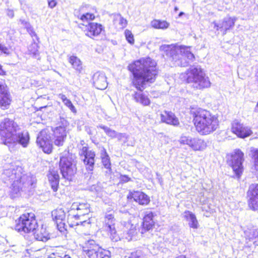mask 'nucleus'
I'll return each mask as SVG.
<instances>
[{
	"label": "nucleus",
	"mask_w": 258,
	"mask_h": 258,
	"mask_svg": "<svg viewBox=\"0 0 258 258\" xmlns=\"http://www.w3.org/2000/svg\"><path fill=\"white\" fill-rule=\"evenodd\" d=\"M133 73V84L139 92H135L133 97L135 101L144 106L150 104V100L142 91L145 88L146 83L153 82L157 75L156 62L150 57L143 58L135 61L128 66Z\"/></svg>",
	"instance_id": "nucleus-1"
},
{
	"label": "nucleus",
	"mask_w": 258,
	"mask_h": 258,
	"mask_svg": "<svg viewBox=\"0 0 258 258\" xmlns=\"http://www.w3.org/2000/svg\"><path fill=\"white\" fill-rule=\"evenodd\" d=\"M194 123L197 131L202 135H208L219 127V120L209 111L199 108L192 112Z\"/></svg>",
	"instance_id": "nucleus-2"
},
{
	"label": "nucleus",
	"mask_w": 258,
	"mask_h": 258,
	"mask_svg": "<svg viewBox=\"0 0 258 258\" xmlns=\"http://www.w3.org/2000/svg\"><path fill=\"white\" fill-rule=\"evenodd\" d=\"M160 50L169 57L170 60L175 66L185 67L188 64L189 61H193L195 58L189 47L163 45L160 46Z\"/></svg>",
	"instance_id": "nucleus-3"
},
{
	"label": "nucleus",
	"mask_w": 258,
	"mask_h": 258,
	"mask_svg": "<svg viewBox=\"0 0 258 258\" xmlns=\"http://www.w3.org/2000/svg\"><path fill=\"white\" fill-rule=\"evenodd\" d=\"M22 171L23 169L21 166L14 164L10 165V168L4 171V176H6L8 180L12 182V190L16 194L32 184L29 177L23 174Z\"/></svg>",
	"instance_id": "nucleus-4"
},
{
	"label": "nucleus",
	"mask_w": 258,
	"mask_h": 258,
	"mask_svg": "<svg viewBox=\"0 0 258 258\" xmlns=\"http://www.w3.org/2000/svg\"><path fill=\"white\" fill-rule=\"evenodd\" d=\"M90 205L87 203H76L72 204L68 202L66 205L68 210V223L70 227L78 225L79 223L85 222L81 220L80 217L88 214L90 212Z\"/></svg>",
	"instance_id": "nucleus-5"
},
{
	"label": "nucleus",
	"mask_w": 258,
	"mask_h": 258,
	"mask_svg": "<svg viewBox=\"0 0 258 258\" xmlns=\"http://www.w3.org/2000/svg\"><path fill=\"white\" fill-rule=\"evenodd\" d=\"M185 77L187 82L192 83V87L197 89H202L211 86L209 78L205 76L200 68H189L186 71Z\"/></svg>",
	"instance_id": "nucleus-6"
},
{
	"label": "nucleus",
	"mask_w": 258,
	"mask_h": 258,
	"mask_svg": "<svg viewBox=\"0 0 258 258\" xmlns=\"http://www.w3.org/2000/svg\"><path fill=\"white\" fill-rule=\"evenodd\" d=\"M37 227L35 216L33 213H26L16 221L15 229L18 232L29 233L33 232Z\"/></svg>",
	"instance_id": "nucleus-7"
},
{
	"label": "nucleus",
	"mask_w": 258,
	"mask_h": 258,
	"mask_svg": "<svg viewBox=\"0 0 258 258\" xmlns=\"http://www.w3.org/2000/svg\"><path fill=\"white\" fill-rule=\"evenodd\" d=\"M83 250L90 258H110L111 252L97 244L93 240H89L83 247Z\"/></svg>",
	"instance_id": "nucleus-8"
},
{
	"label": "nucleus",
	"mask_w": 258,
	"mask_h": 258,
	"mask_svg": "<svg viewBox=\"0 0 258 258\" xmlns=\"http://www.w3.org/2000/svg\"><path fill=\"white\" fill-rule=\"evenodd\" d=\"M243 153L237 149L235 150L228 159V163L232 167L238 178H239L243 171Z\"/></svg>",
	"instance_id": "nucleus-9"
},
{
	"label": "nucleus",
	"mask_w": 258,
	"mask_h": 258,
	"mask_svg": "<svg viewBox=\"0 0 258 258\" xmlns=\"http://www.w3.org/2000/svg\"><path fill=\"white\" fill-rule=\"evenodd\" d=\"M19 129L18 124L9 118H5L0 122V135L5 138V144L10 141L11 137L18 132Z\"/></svg>",
	"instance_id": "nucleus-10"
},
{
	"label": "nucleus",
	"mask_w": 258,
	"mask_h": 258,
	"mask_svg": "<svg viewBox=\"0 0 258 258\" xmlns=\"http://www.w3.org/2000/svg\"><path fill=\"white\" fill-rule=\"evenodd\" d=\"M179 141L181 144L188 145L194 151H202L207 147L206 143L198 138L182 136Z\"/></svg>",
	"instance_id": "nucleus-11"
},
{
	"label": "nucleus",
	"mask_w": 258,
	"mask_h": 258,
	"mask_svg": "<svg viewBox=\"0 0 258 258\" xmlns=\"http://www.w3.org/2000/svg\"><path fill=\"white\" fill-rule=\"evenodd\" d=\"M36 143L44 153L50 154L52 152V144L50 141V136L46 130H42L39 133Z\"/></svg>",
	"instance_id": "nucleus-12"
},
{
	"label": "nucleus",
	"mask_w": 258,
	"mask_h": 258,
	"mask_svg": "<svg viewBox=\"0 0 258 258\" xmlns=\"http://www.w3.org/2000/svg\"><path fill=\"white\" fill-rule=\"evenodd\" d=\"M103 228L112 240H118L119 237L115 228V219L112 214H107L105 216Z\"/></svg>",
	"instance_id": "nucleus-13"
},
{
	"label": "nucleus",
	"mask_w": 258,
	"mask_h": 258,
	"mask_svg": "<svg viewBox=\"0 0 258 258\" xmlns=\"http://www.w3.org/2000/svg\"><path fill=\"white\" fill-rule=\"evenodd\" d=\"M29 135L27 132H17L13 134L12 137L10 138V141L7 143L10 144H19L23 147L26 148L29 144Z\"/></svg>",
	"instance_id": "nucleus-14"
},
{
	"label": "nucleus",
	"mask_w": 258,
	"mask_h": 258,
	"mask_svg": "<svg viewBox=\"0 0 258 258\" xmlns=\"http://www.w3.org/2000/svg\"><path fill=\"white\" fill-rule=\"evenodd\" d=\"M79 154L82 158H83L82 159L84 164L87 166V169L89 171H92L95 161V152L91 150H88V148L87 147H83L81 150Z\"/></svg>",
	"instance_id": "nucleus-15"
},
{
	"label": "nucleus",
	"mask_w": 258,
	"mask_h": 258,
	"mask_svg": "<svg viewBox=\"0 0 258 258\" xmlns=\"http://www.w3.org/2000/svg\"><path fill=\"white\" fill-rule=\"evenodd\" d=\"M232 132L236 135L237 137L245 138L251 135L252 131L247 126L242 123H240L237 120H235L232 124Z\"/></svg>",
	"instance_id": "nucleus-16"
},
{
	"label": "nucleus",
	"mask_w": 258,
	"mask_h": 258,
	"mask_svg": "<svg viewBox=\"0 0 258 258\" xmlns=\"http://www.w3.org/2000/svg\"><path fill=\"white\" fill-rule=\"evenodd\" d=\"M121 224L122 226L121 228L122 237L128 241L132 240L138 233L136 225L131 223L129 221H123Z\"/></svg>",
	"instance_id": "nucleus-17"
},
{
	"label": "nucleus",
	"mask_w": 258,
	"mask_h": 258,
	"mask_svg": "<svg viewBox=\"0 0 258 258\" xmlns=\"http://www.w3.org/2000/svg\"><path fill=\"white\" fill-rule=\"evenodd\" d=\"M236 20L235 18L226 17L219 23L214 22V27L217 30H220L222 31L224 35L226 34L228 30L234 27Z\"/></svg>",
	"instance_id": "nucleus-18"
},
{
	"label": "nucleus",
	"mask_w": 258,
	"mask_h": 258,
	"mask_svg": "<svg viewBox=\"0 0 258 258\" xmlns=\"http://www.w3.org/2000/svg\"><path fill=\"white\" fill-rule=\"evenodd\" d=\"M247 195L249 198V206L253 210H256L258 208V184L250 185Z\"/></svg>",
	"instance_id": "nucleus-19"
},
{
	"label": "nucleus",
	"mask_w": 258,
	"mask_h": 258,
	"mask_svg": "<svg viewBox=\"0 0 258 258\" xmlns=\"http://www.w3.org/2000/svg\"><path fill=\"white\" fill-rule=\"evenodd\" d=\"M54 135V143L57 146L63 145L64 138V125L62 121L53 130Z\"/></svg>",
	"instance_id": "nucleus-20"
},
{
	"label": "nucleus",
	"mask_w": 258,
	"mask_h": 258,
	"mask_svg": "<svg viewBox=\"0 0 258 258\" xmlns=\"http://www.w3.org/2000/svg\"><path fill=\"white\" fill-rule=\"evenodd\" d=\"M52 216L55 219L58 230L64 231V211L62 208H58L52 212Z\"/></svg>",
	"instance_id": "nucleus-21"
},
{
	"label": "nucleus",
	"mask_w": 258,
	"mask_h": 258,
	"mask_svg": "<svg viewBox=\"0 0 258 258\" xmlns=\"http://www.w3.org/2000/svg\"><path fill=\"white\" fill-rule=\"evenodd\" d=\"M75 156L71 157L70 159L67 158L66 160V179L72 181L76 173L77 168Z\"/></svg>",
	"instance_id": "nucleus-22"
},
{
	"label": "nucleus",
	"mask_w": 258,
	"mask_h": 258,
	"mask_svg": "<svg viewBox=\"0 0 258 258\" xmlns=\"http://www.w3.org/2000/svg\"><path fill=\"white\" fill-rule=\"evenodd\" d=\"M93 82L94 86L99 90H104L107 86L106 77L104 73L97 72L93 77Z\"/></svg>",
	"instance_id": "nucleus-23"
},
{
	"label": "nucleus",
	"mask_w": 258,
	"mask_h": 258,
	"mask_svg": "<svg viewBox=\"0 0 258 258\" xmlns=\"http://www.w3.org/2000/svg\"><path fill=\"white\" fill-rule=\"evenodd\" d=\"M86 27V35L92 38L98 36L103 30L102 25L97 23H89Z\"/></svg>",
	"instance_id": "nucleus-24"
},
{
	"label": "nucleus",
	"mask_w": 258,
	"mask_h": 258,
	"mask_svg": "<svg viewBox=\"0 0 258 258\" xmlns=\"http://www.w3.org/2000/svg\"><path fill=\"white\" fill-rule=\"evenodd\" d=\"M162 122L174 126H178L179 124L178 119L175 114L171 112L164 111L160 114Z\"/></svg>",
	"instance_id": "nucleus-25"
},
{
	"label": "nucleus",
	"mask_w": 258,
	"mask_h": 258,
	"mask_svg": "<svg viewBox=\"0 0 258 258\" xmlns=\"http://www.w3.org/2000/svg\"><path fill=\"white\" fill-rule=\"evenodd\" d=\"M154 215L150 211H146L144 212V216L143 221V230L148 231L151 229L154 225L155 222L153 220Z\"/></svg>",
	"instance_id": "nucleus-26"
},
{
	"label": "nucleus",
	"mask_w": 258,
	"mask_h": 258,
	"mask_svg": "<svg viewBox=\"0 0 258 258\" xmlns=\"http://www.w3.org/2000/svg\"><path fill=\"white\" fill-rule=\"evenodd\" d=\"M131 195L134 201L140 205H147L150 203L149 197L142 191H134Z\"/></svg>",
	"instance_id": "nucleus-27"
},
{
	"label": "nucleus",
	"mask_w": 258,
	"mask_h": 258,
	"mask_svg": "<svg viewBox=\"0 0 258 258\" xmlns=\"http://www.w3.org/2000/svg\"><path fill=\"white\" fill-rule=\"evenodd\" d=\"M33 232L34 236L37 240L46 242L50 238L49 234L43 225L37 229L35 228Z\"/></svg>",
	"instance_id": "nucleus-28"
},
{
	"label": "nucleus",
	"mask_w": 258,
	"mask_h": 258,
	"mask_svg": "<svg viewBox=\"0 0 258 258\" xmlns=\"http://www.w3.org/2000/svg\"><path fill=\"white\" fill-rule=\"evenodd\" d=\"M246 239L253 241V243L258 245V228L253 226L248 228L244 231Z\"/></svg>",
	"instance_id": "nucleus-29"
},
{
	"label": "nucleus",
	"mask_w": 258,
	"mask_h": 258,
	"mask_svg": "<svg viewBox=\"0 0 258 258\" xmlns=\"http://www.w3.org/2000/svg\"><path fill=\"white\" fill-rule=\"evenodd\" d=\"M183 217L188 222V226L193 229H198L199 224L196 215L189 211H185L183 213Z\"/></svg>",
	"instance_id": "nucleus-30"
},
{
	"label": "nucleus",
	"mask_w": 258,
	"mask_h": 258,
	"mask_svg": "<svg viewBox=\"0 0 258 258\" xmlns=\"http://www.w3.org/2000/svg\"><path fill=\"white\" fill-rule=\"evenodd\" d=\"M113 25L118 29H123L127 24V20L124 19L120 14H114L113 15Z\"/></svg>",
	"instance_id": "nucleus-31"
},
{
	"label": "nucleus",
	"mask_w": 258,
	"mask_h": 258,
	"mask_svg": "<svg viewBox=\"0 0 258 258\" xmlns=\"http://www.w3.org/2000/svg\"><path fill=\"white\" fill-rule=\"evenodd\" d=\"M11 99L8 91L0 95V108L2 109H8L11 104Z\"/></svg>",
	"instance_id": "nucleus-32"
},
{
	"label": "nucleus",
	"mask_w": 258,
	"mask_h": 258,
	"mask_svg": "<svg viewBox=\"0 0 258 258\" xmlns=\"http://www.w3.org/2000/svg\"><path fill=\"white\" fill-rule=\"evenodd\" d=\"M48 178L54 191H56L59 182V175L55 172H51L48 174Z\"/></svg>",
	"instance_id": "nucleus-33"
},
{
	"label": "nucleus",
	"mask_w": 258,
	"mask_h": 258,
	"mask_svg": "<svg viewBox=\"0 0 258 258\" xmlns=\"http://www.w3.org/2000/svg\"><path fill=\"white\" fill-rule=\"evenodd\" d=\"M97 13V10L96 8H93L91 12L86 13L81 15L80 16H78L80 20L83 22H88V21H92L95 19V14Z\"/></svg>",
	"instance_id": "nucleus-34"
},
{
	"label": "nucleus",
	"mask_w": 258,
	"mask_h": 258,
	"mask_svg": "<svg viewBox=\"0 0 258 258\" xmlns=\"http://www.w3.org/2000/svg\"><path fill=\"white\" fill-rule=\"evenodd\" d=\"M69 61L73 68L80 72L82 70V64L80 59L75 55L71 56L69 58Z\"/></svg>",
	"instance_id": "nucleus-35"
},
{
	"label": "nucleus",
	"mask_w": 258,
	"mask_h": 258,
	"mask_svg": "<svg viewBox=\"0 0 258 258\" xmlns=\"http://www.w3.org/2000/svg\"><path fill=\"white\" fill-rule=\"evenodd\" d=\"M101 158H102V162L104 166L107 169H108L109 172L111 171V163L110 161V158L107 154L106 150L103 148L101 152Z\"/></svg>",
	"instance_id": "nucleus-36"
},
{
	"label": "nucleus",
	"mask_w": 258,
	"mask_h": 258,
	"mask_svg": "<svg viewBox=\"0 0 258 258\" xmlns=\"http://www.w3.org/2000/svg\"><path fill=\"white\" fill-rule=\"evenodd\" d=\"M151 25L156 29H165L169 27V24L165 21L154 20L152 21Z\"/></svg>",
	"instance_id": "nucleus-37"
},
{
	"label": "nucleus",
	"mask_w": 258,
	"mask_h": 258,
	"mask_svg": "<svg viewBox=\"0 0 258 258\" xmlns=\"http://www.w3.org/2000/svg\"><path fill=\"white\" fill-rule=\"evenodd\" d=\"M98 127H100V128L104 130L105 134L111 138H115L117 136V133L115 131L111 129L108 126H105L104 125L101 124L99 125Z\"/></svg>",
	"instance_id": "nucleus-38"
},
{
	"label": "nucleus",
	"mask_w": 258,
	"mask_h": 258,
	"mask_svg": "<svg viewBox=\"0 0 258 258\" xmlns=\"http://www.w3.org/2000/svg\"><path fill=\"white\" fill-rule=\"evenodd\" d=\"M116 138L118 139V141L123 142L124 144L126 143L128 146H133L135 144V141H134L133 142H131V143H128L130 137L126 134L117 133V136Z\"/></svg>",
	"instance_id": "nucleus-39"
},
{
	"label": "nucleus",
	"mask_w": 258,
	"mask_h": 258,
	"mask_svg": "<svg viewBox=\"0 0 258 258\" xmlns=\"http://www.w3.org/2000/svg\"><path fill=\"white\" fill-rule=\"evenodd\" d=\"M2 254L6 258H16L17 256V253L11 249L4 251Z\"/></svg>",
	"instance_id": "nucleus-40"
},
{
	"label": "nucleus",
	"mask_w": 258,
	"mask_h": 258,
	"mask_svg": "<svg viewBox=\"0 0 258 258\" xmlns=\"http://www.w3.org/2000/svg\"><path fill=\"white\" fill-rule=\"evenodd\" d=\"M124 35L126 40L131 44H134L135 42L134 37L132 32L129 30H125L124 31Z\"/></svg>",
	"instance_id": "nucleus-41"
},
{
	"label": "nucleus",
	"mask_w": 258,
	"mask_h": 258,
	"mask_svg": "<svg viewBox=\"0 0 258 258\" xmlns=\"http://www.w3.org/2000/svg\"><path fill=\"white\" fill-rule=\"evenodd\" d=\"M66 106H67L72 112L76 113L77 110L74 105L72 104L70 100L67 99L66 98Z\"/></svg>",
	"instance_id": "nucleus-42"
},
{
	"label": "nucleus",
	"mask_w": 258,
	"mask_h": 258,
	"mask_svg": "<svg viewBox=\"0 0 258 258\" xmlns=\"http://www.w3.org/2000/svg\"><path fill=\"white\" fill-rule=\"evenodd\" d=\"M250 153L253 161L258 160V149L252 148L251 149Z\"/></svg>",
	"instance_id": "nucleus-43"
},
{
	"label": "nucleus",
	"mask_w": 258,
	"mask_h": 258,
	"mask_svg": "<svg viewBox=\"0 0 258 258\" xmlns=\"http://www.w3.org/2000/svg\"><path fill=\"white\" fill-rule=\"evenodd\" d=\"M60 167V171L62 174V177H64V160H63V157H61L60 159V163H59Z\"/></svg>",
	"instance_id": "nucleus-44"
},
{
	"label": "nucleus",
	"mask_w": 258,
	"mask_h": 258,
	"mask_svg": "<svg viewBox=\"0 0 258 258\" xmlns=\"http://www.w3.org/2000/svg\"><path fill=\"white\" fill-rule=\"evenodd\" d=\"M128 258H143L140 252L136 251L131 253Z\"/></svg>",
	"instance_id": "nucleus-45"
},
{
	"label": "nucleus",
	"mask_w": 258,
	"mask_h": 258,
	"mask_svg": "<svg viewBox=\"0 0 258 258\" xmlns=\"http://www.w3.org/2000/svg\"><path fill=\"white\" fill-rule=\"evenodd\" d=\"M131 178L127 175H121L120 176V180L122 183H125L129 181Z\"/></svg>",
	"instance_id": "nucleus-46"
},
{
	"label": "nucleus",
	"mask_w": 258,
	"mask_h": 258,
	"mask_svg": "<svg viewBox=\"0 0 258 258\" xmlns=\"http://www.w3.org/2000/svg\"><path fill=\"white\" fill-rule=\"evenodd\" d=\"M7 91V86L4 83L0 82V95Z\"/></svg>",
	"instance_id": "nucleus-47"
},
{
	"label": "nucleus",
	"mask_w": 258,
	"mask_h": 258,
	"mask_svg": "<svg viewBox=\"0 0 258 258\" xmlns=\"http://www.w3.org/2000/svg\"><path fill=\"white\" fill-rule=\"evenodd\" d=\"M0 50L4 53H9V50L8 48L1 44H0Z\"/></svg>",
	"instance_id": "nucleus-48"
},
{
	"label": "nucleus",
	"mask_w": 258,
	"mask_h": 258,
	"mask_svg": "<svg viewBox=\"0 0 258 258\" xmlns=\"http://www.w3.org/2000/svg\"><path fill=\"white\" fill-rule=\"evenodd\" d=\"M47 1H48V6L50 8H54L57 4L56 0H47Z\"/></svg>",
	"instance_id": "nucleus-49"
},
{
	"label": "nucleus",
	"mask_w": 258,
	"mask_h": 258,
	"mask_svg": "<svg viewBox=\"0 0 258 258\" xmlns=\"http://www.w3.org/2000/svg\"><path fill=\"white\" fill-rule=\"evenodd\" d=\"M7 15L10 18H13L14 17V11L11 9L7 10Z\"/></svg>",
	"instance_id": "nucleus-50"
},
{
	"label": "nucleus",
	"mask_w": 258,
	"mask_h": 258,
	"mask_svg": "<svg viewBox=\"0 0 258 258\" xmlns=\"http://www.w3.org/2000/svg\"><path fill=\"white\" fill-rule=\"evenodd\" d=\"M254 166L256 170L258 171V160L254 161Z\"/></svg>",
	"instance_id": "nucleus-51"
},
{
	"label": "nucleus",
	"mask_w": 258,
	"mask_h": 258,
	"mask_svg": "<svg viewBox=\"0 0 258 258\" xmlns=\"http://www.w3.org/2000/svg\"><path fill=\"white\" fill-rule=\"evenodd\" d=\"M5 72L2 69V66L0 65V75H4Z\"/></svg>",
	"instance_id": "nucleus-52"
},
{
	"label": "nucleus",
	"mask_w": 258,
	"mask_h": 258,
	"mask_svg": "<svg viewBox=\"0 0 258 258\" xmlns=\"http://www.w3.org/2000/svg\"><path fill=\"white\" fill-rule=\"evenodd\" d=\"M255 76L256 79V82L258 85V68L256 72H255Z\"/></svg>",
	"instance_id": "nucleus-53"
},
{
	"label": "nucleus",
	"mask_w": 258,
	"mask_h": 258,
	"mask_svg": "<svg viewBox=\"0 0 258 258\" xmlns=\"http://www.w3.org/2000/svg\"><path fill=\"white\" fill-rule=\"evenodd\" d=\"M30 34H31L32 37H35L36 38H37V36L35 32L32 31Z\"/></svg>",
	"instance_id": "nucleus-54"
},
{
	"label": "nucleus",
	"mask_w": 258,
	"mask_h": 258,
	"mask_svg": "<svg viewBox=\"0 0 258 258\" xmlns=\"http://www.w3.org/2000/svg\"><path fill=\"white\" fill-rule=\"evenodd\" d=\"M20 21H21V23H22V24H25L26 26H27L28 25H29V24H28V23H27V22H26V21H24V20H20Z\"/></svg>",
	"instance_id": "nucleus-55"
},
{
	"label": "nucleus",
	"mask_w": 258,
	"mask_h": 258,
	"mask_svg": "<svg viewBox=\"0 0 258 258\" xmlns=\"http://www.w3.org/2000/svg\"><path fill=\"white\" fill-rule=\"evenodd\" d=\"M183 14H184V13H183V12H180V13H179V15H178V17H181Z\"/></svg>",
	"instance_id": "nucleus-56"
},
{
	"label": "nucleus",
	"mask_w": 258,
	"mask_h": 258,
	"mask_svg": "<svg viewBox=\"0 0 258 258\" xmlns=\"http://www.w3.org/2000/svg\"><path fill=\"white\" fill-rule=\"evenodd\" d=\"M178 10V7H174V11L175 12H177Z\"/></svg>",
	"instance_id": "nucleus-57"
},
{
	"label": "nucleus",
	"mask_w": 258,
	"mask_h": 258,
	"mask_svg": "<svg viewBox=\"0 0 258 258\" xmlns=\"http://www.w3.org/2000/svg\"><path fill=\"white\" fill-rule=\"evenodd\" d=\"M176 258H186V257H185V256H184V255H180V256H178V257H176Z\"/></svg>",
	"instance_id": "nucleus-58"
},
{
	"label": "nucleus",
	"mask_w": 258,
	"mask_h": 258,
	"mask_svg": "<svg viewBox=\"0 0 258 258\" xmlns=\"http://www.w3.org/2000/svg\"><path fill=\"white\" fill-rule=\"evenodd\" d=\"M66 258H71L70 256H69L68 255L66 254Z\"/></svg>",
	"instance_id": "nucleus-59"
},
{
	"label": "nucleus",
	"mask_w": 258,
	"mask_h": 258,
	"mask_svg": "<svg viewBox=\"0 0 258 258\" xmlns=\"http://www.w3.org/2000/svg\"><path fill=\"white\" fill-rule=\"evenodd\" d=\"M34 46H36V47H37V44L36 43H34Z\"/></svg>",
	"instance_id": "nucleus-60"
},
{
	"label": "nucleus",
	"mask_w": 258,
	"mask_h": 258,
	"mask_svg": "<svg viewBox=\"0 0 258 258\" xmlns=\"http://www.w3.org/2000/svg\"><path fill=\"white\" fill-rule=\"evenodd\" d=\"M62 101L64 102V98H63V97H62Z\"/></svg>",
	"instance_id": "nucleus-61"
}]
</instances>
